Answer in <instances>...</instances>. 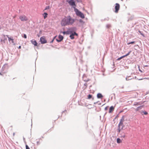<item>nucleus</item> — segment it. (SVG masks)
<instances>
[{
    "instance_id": "nucleus-1",
    "label": "nucleus",
    "mask_w": 149,
    "mask_h": 149,
    "mask_svg": "<svg viewBox=\"0 0 149 149\" xmlns=\"http://www.w3.org/2000/svg\"><path fill=\"white\" fill-rule=\"evenodd\" d=\"M74 22V19L71 18L70 16L66 17L62 19L61 25L62 26L72 25Z\"/></svg>"
},
{
    "instance_id": "nucleus-2",
    "label": "nucleus",
    "mask_w": 149,
    "mask_h": 149,
    "mask_svg": "<svg viewBox=\"0 0 149 149\" xmlns=\"http://www.w3.org/2000/svg\"><path fill=\"white\" fill-rule=\"evenodd\" d=\"M124 116H123L120 119V121L118 124V130L119 133L120 132L121 130L123 129L124 125H123V122L125 120Z\"/></svg>"
},
{
    "instance_id": "nucleus-3",
    "label": "nucleus",
    "mask_w": 149,
    "mask_h": 149,
    "mask_svg": "<svg viewBox=\"0 0 149 149\" xmlns=\"http://www.w3.org/2000/svg\"><path fill=\"white\" fill-rule=\"evenodd\" d=\"M75 11L76 14L77 15L79 16L82 18H84L85 17L84 14L81 12L79 11L78 9H77L75 10Z\"/></svg>"
},
{
    "instance_id": "nucleus-4",
    "label": "nucleus",
    "mask_w": 149,
    "mask_h": 149,
    "mask_svg": "<svg viewBox=\"0 0 149 149\" xmlns=\"http://www.w3.org/2000/svg\"><path fill=\"white\" fill-rule=\"evenodd\" d=\"M19 19L22 21H26L28 20L27 17L24 15L20 16L19 17Z\"/></svg>"
},
{
    "instance_id": "nucleus-5",
    "label": "nucleus",
    "mask_w": 149,
    "mask_h": 149,
    "mask_svg": "<svg viewBox=\"0 0 149 149\" xmlns=\"http://www.w3.org/2000/svg\"><path fill=\"white\" fill-rule=\"evenodd\" d=\"M40 41L42 44H45L47 42V41L45 36H42L40 38Z\"/></svg>"
},
{
    "instance_id": "nucleus-6",
    "label": "nucleus",
    "mask_w": 149,
    "mask_h": 149,
    "mask_svg": "<svg viewBox=\"0 0 149 149\" xmlns=\"http://www.w3.org/2000/svg\"><path fill=\"white\" fill-rule=\"evenodd\" d=\"M120 6L118 3H116L115 6V12L116 13H117L118 11L120 9Z\"/></svg>"
},
{
    "instance_id": "nucleus-7",
    "label": "nucleus",
    "mask_w": 149,
    "mask_h": 149,
    "mask_svg": "<svg viewBox=\"0 0 149 149\" xmlns=\"http://www.w3.org/2000/svg\"><path fill=\"white\" fill-rule=\"evenodd\" d=\"M67 1L70 5L72 6H75V2L73 0H67Z\"/></svg>"
},
{
    "instance_id": "nucleus-8",
    "label": "nucleus",
    "mask_w": 149,
    "mask_h": 149,
    "mask_svg": "<svg viewBox=\"0 0 149 149\" xmlns=\"http://www.w3.org/2000/svg\"><path fill=\"white\" fill-rule=\"evenodd\" d=\"M63 39V37L62 36L60 35L58 36V39H56V40L58 42L61 41Z\"/></svg>"
},
{
    "instance_id": "nucleus-9",
    "label": "nucleus",
    "mask_w": 149,
    "mask_h": 149,
    "mask_svg": "<svg viewBox=\"0 0 149 149\" xmlns=\"http://www.w3.org/2000/svg\"><path fill=\"white\" fill-rule=\"evenodd\" d=\"M131 52V51H130L128 53H127V54H126L125 55H124L123 56H122L120 57V58H118V59H117V60H120L122 58L126 57V56H128V55H129V54H130V53Z\"/></svg>"
},
{
    "instance_id": "nucleus-10",
    "label": "nucleus",
    "mask_w": 149,
    "mask_h": 149,
    "mask_svg": "<svg viewBox=\"0 0 149 149\" xmlns=\"http://www.w3.org/2000/svg\"><path fill=\"white\" fill-rule=\"evenodd\" d=\"M75 35L76 36H77V34L75 32H74V33H72L71 35H70V37L71 39H73L74 38V36Z\"/></svg>"
},
{
    "instance_id": "nucleus-11",
    "label": "nucleus",
    "mask_w": 149,
    "mask_h": 149,
    "mask_svg": "<svg viewBox=\"0 0 149 149\" xmlns=\"http://www.w3.org/2000/svg\"><path fill=\"white\" fill-rule=\"evenodd\" d=\"M120 138H121L125 139L126 137V135L125 133L124 132H122L121 134Z\"/></svg>"
},
{
    "instance_id": "nucleus-12",
    "label": "nucleus",
    "mask_w": 149,
    "mask_h": 149,
    "mask_svg": "<svg viewBox=\"0 0 149 149\" xmlns=\"http://www.w3.org/2000/svg\"><path fill=\"white\" fill-rule=\"evenodd\" d=\"M114 107L113 106H111L109 108V113H112L114 111Z\"/></svg>"
},
{
    "instance_id": "nucleus-13",
    "label": "nucleus",
    "mask_w": 149,
    "mask_h": 149,
    "mask_svg": "<svg viewBox=\"0 0 149 149\" xmlns=\"http://www.w3.org/2000/svg\"><path fill=\"white\" fill-rule=\"evenodd\" d=\"M6 36L8 38V40L9 42H10V41H11L12 42V43H13L14 42V40L13 38L9 37V36L8 35H6Z\"/></svg>"
},
{
    "instance_id": "nucleus-14",
    "label": "nucleus",
    "mask_w": 149,
    "mask_h": 149,
    "mask_svg": "<svg viewBox=\"0 0 149 149\" xmlns=\"http://www.w3.org/2000/svg\"><path fill=\"white\" fill-rule=\"evenodd\" d=\"M31 43L34 45L35 46H37V42H36V41L35 40H31Z\"/></svg>"
},
{
    "instance_id": "nucleus-15",
    "label": "nucleus",
    "mask_w": 149,
    "mask_h": 149,
    "mask_svg": "<svg viewBox=\"0 0 149 149\" xmlns=\"http://www.w3.org/2000/svg\"><path fill=\"white\" fill-rule=\"evenodd\" d=\"M143 106H141L138 107L136 109H135V111L136 112L139 111V110L141 109Z\"/></svg>"
},
{
    "instance_id": "nucleus-16",
    "label": "nucleus",
    "mask_w": 149,
    "mask_h": 149,
    "mask_svg": "<svg viewBox=\"0 0 149 149\" xmlns=\"http://www.w3.org/2000/svg\"><path fill=\"white\" fill-rule=\"evenodd\" d=\"M103 96L101 93H98L97 95V97L98 98L102 99Z\"/></svg>"
},
{
    "instance_id": "nucleus-17",
    "label": "nucleus",
    "mask_w": 149,
    "mask_h": 149,
    "mask_svg": "<svg viewBox=\"0 0 149 149\" xmlns=\"http://www.w3.org/2000/svg\"><path fill=\"white\" fill-rule=\"evenodd\" d=\"M141 103L140 102H136L133 104V106L137 107L139 105H141Z\"/></svg>"
},
{
    "instance_id": "nucleus-18",
    "label": "nucleus",
    "mask_w": 149,
    "mask_h": 149,
    "mask_svg": "<svg viewBox=\"0 0 149 149\" xmlns=\"http://www.w3.org/2000/svg\"><path fill=\"white\" fill-rule=\"evenodd\" d=\"M116 141L118 143H120L122 142V141L119 138L117 139Z\"/></svg>"
},
{
    "instance_id": "nucleus-19",
    "label": "nucleus",
    "mask_w": 149,
    "mask_h": 149,
    "mask_svg": "<svg viewBox=\"0 0 149 149\" xmlns=\"http://www.w3.org/2000/svg\"><path fill=\"white\" fill-rule=\"evenodd\" d=\"M47 15L48 14L46 13H45L42 14V15L43 16L44 19H45L47 17Z\"/></svg>"
},
{
    "instance_id": "nucleus-20",
    "label": "nucleus",
    "mask_w": 149,
    "mask_h": 149,
    "mask_svg": "<svg viewBox=\"0 0 149 149\" xmlns=\"http://www.w3.org/2000/svg\"><path fill=\"white\" fill-rule=\"evenodd\" d=\"M92 98V95L90 94L88 95V99H89Z\"/></svg>"
},
{
    "instance_id": "nucleus-21",
    "label": "nucleus",
    "mask_w": 149,
    "mask_h": 149,
    "mask_svg": "<svg viewBox=\"0 0 149 149\" xmlns=\"http://www.w3.org/2000/svg\"><path fill=\"white\" fill-rule=\"evenodd\" d=\"M50 8V7L49 6H47L45 7L44 10L49 9Z\"/></svg>"
},
{
    "instance_id": "nucleus-22",
    "label": "nucleus",
    "mask_w": 149,
    "mask_h": 149,
    "mask_svg": "<svg viewBox=\"0 0 149 149\" xmlns=\"http://www.w3.org/2000/svg\"><path fill=\"white\" fill-rule=\"evenodd\" d=\"M135 43V42L134 41H132V42H129V43H128L127 44L128 45H129L130 44H133L134 43Z\"/></svg>"
},
{
    "instance_id": "nucleus-23",
    "label": "nucleus",
    "mask_w": 149,
    "mask_h": 149,
    "mask_svg": "<svg viewBox=\"0 0 149 149\" xmlns=\"http://www.w3.org/2000/svg\"><path fill=\"white\" fill-rule=\"evenodd\" d=\"M143 112L144 113V114L145 115H147L148 114V112L146 111H143Z\"/></svg>"
},
{
    "instance_id": "nucleus-24",
    "label": "nucleus",
    "mask_w": 149,
    "mask_h": 149,
    "mask_svg": "<svg viewBox=\"0 0 149 149\" xmlns=\"http://www.w3.org/2000/svg\"><path fill=\"white\" fill-rule=\"evenodd\" d=\"M26 149H30L29 147L27 145H26Z\"/></svg>"
},
{
    "instance_id": "nucleus-25",
    "label": "nucleus",
    "mask_w": 149,
    "mask_h": 149,
    "mask_svg": "<svg viewBox=\"0 0 149 149\" xmlns=\"http://www.w3.org/2000/svg\"><path fill=\"white\" fill-rule=\"evenodd\" d=\"M61 33H62L63 34H67V33L66 32H65V31H63V32H61Z\"/></svg>"
},
{
    "instance_id": "nucleus-26",
    "label": "nucleus",
    "mask_w": 149,
    "mask_h": 149,
    "mask_svg": "<svg viewBox=\"0 0 149 149\" xmlns=\"http://www.w3.org/2000/svg\"><path fill=\"white\" fill-rule=\"evenodd\" d=\"M7 40L6 38H4L3 40V42L4 43H5V41Z\"/></svg>"
},
{
    "instance_id": "nucleus-27",
    "label": "nucleus",
    "mask_w": 149,
    "mask_h": 149,
    "mask_svg": "<svg viewBox=\"0 0 149 149\" xmlns=\"http://www.w3.org/2000/svg\"><path fill=\"white\" fill-rule=\"evenodd\" d=\"M24 37L25 38H27V36H26V35L25 34H24Z\"/></svg>"
},
{
    "instance_id": "nucleus-28",
    "label": "nucleus",
    "mask_w": 149,
    "mask_h": 149,
    "mask_svg": "<svg viewBox=\"0 0 149 149\" xmlns=\"http://www.w3.org/2000/svg\"><path fill=\"white\" fill-rule=\"evenodd\" d=\"M108 106L106 107H105V108L104 109L105 110V111L107 110L108 109Z\"/></svg>"
},
{
    "instance_id": "nucleus-29",
    "label": "nucleus",
    "mask_w": 149,
    "mask_h": 149,
    "mask_svg": "<svg viewBox=\"0 0 149 149\" xmlns=\"http://www.w3.org/2000/svg\"><path fill=\"white\" fill-rule=\"evenodd\" d=\"M139 32L140 33V34H141V35H142L143 36H144L143 34L141 33V31H139Z\"/></svg>"
},
{
    "instance_id": "nucleus-30",
    "label": "nucleus",
    "mask_w": 149,
    "mask_h": 149,
    "mask_svg": "<svg viewBox=\"0 0 149 149\" xmlns=\"http://www.w3.org/2000/svg\"><path fill=\"white\" fill-rule=\"evenodd\" d=\"M107 27L108 28H109L111 27L110 25H109V24H108V25H107Z\"/></svg>"
},
{
    "instance_id": "nucleus-31",
    "label": "nucleus",
    "mask_w": 149,
    "mask_h": 149,
    "mask_svg": "<svg viewBox=\"0 0 149 149\" xmlns=\"http://www.w3.org/2000/svg\"><path fill=\"white\" fill-rule=\"evenodd\" d=\"M139 70L141 72H143L140 69V68L139 69Z\"/></svg>"
},
{
    "instance_id": "nucleus-32",
    "label": "nucleus",
    "mask_w": 149,
    "mask_h": 149,
    "mask_svg": "<svg viewBox=\"0 0 149 149\" xmlns=\"http://www.w3.org/2000/svg\"><path fill=\"white\" fill-rule=\"evenodd\" d=\"M139 70L141 72H143L140 69V68L139 69Z\"/></svg>"
},
{
    "instance_id": "nucleus-33",
    "label": "nucleus",
    "mask_w": 149,
    "mask_h": 149,
    "mask_svg": "<svg viewBox=\"0 0 149 149\" xmlns=\"http://www.w3.org/2000/svg\"><path fill=\"white\" fill-rule=\"evenodd\" d=\"M84 85L86 87L87 86V84H84Z\"/></svg>"
},
{
    "instance_id": "nucleus-34",
    "label": "nucleus",
    "mask_w": 149,
    "mask_h": 149,
    "mask_svg": "<svg viewBox=\"0 0 149 149\" xmlns=\"http://www.w3.org/2000/svg\"><path fill=\"white\" fill-rule=\"evenodd\" d=\"M1 42H3V39H1Z\"/></svg>"
},
{
    "instance_id": "nucleus-35",
    "label": "nucleus",
    "mask_w": 149,
    "mask_h": 149,
    "mask_svg": "<svg viewBox=\"0 0 149 149\" xmlns=\"http://www.w3.org/2000/svg\"><path fill=\"white\" fill-rule=\"evenodd\" d=\"M144 79H147L149 80V78H145Z\"/></svg>"
},
{
    "instance_id": "nucleus-36",
    "label": "nucleus",
    "mask_w": 149,
    "mask_h": 149,
    "mask_svg": "<svg viewBox=\"0 0 149 149\" xmlns=\"http://www.w3.org/2000/svg\"><path fill=\"white\" fill-rule=\"evenodd\" d=\"M21 48V46H19V49H20Z\"/></svg>"
},
{
    "instance_id": "nucleus-37",
    "label": "nucleus",
    "mask_w": 149,
    "mask_h": 149,
    "mask_svg": "<svg viewBox=\"0 0 149 149\" xmlns=\"http://www.w3.org/2000/svg\"><path fill=\"white\" fill-rule=\"evenodd\" d=\"M138 69L140 68V67L139 65H138Z\"/></svg>"
},
{
    "instance_id": "nucleus-38",
    "label": "nucleus",
    "mask_w": 149,
    "mask_h": 149,
    "mask_svg": "<svg viewBox=\"0 0 149 149\" xmlns=\"http://www.w3.org/2000/svg\"><path fill=\"white\" fill-rule=\"evenodd\" d=\"M3 36L4 37V38H5V36H6L5 35H3Z\"/></svg>"
},
{
    "instance_id": "nucleus-39",
    "label": "nucleus",
    "mask_w": 149,
    "mask_h": 149,
    "mask_svg": "<svg viewBox=\"0 0 149 149\" xmlns=\"http://www.w3.org/2000/svg\"><path fill=\"white\" fill-rule=\"evenodd\" d=\"M54 40V39H53V40H52V42H53V41Z\"/></svg>"
},
{
    "instance_id": "nucleus-40",
    "label": "nucleus",
    "mask_w": 149,
    "mask_h": 149,
    "mask_svg": "<svg viewBox=\"0 0 149 149\" xmlns=\"http://www.w3.org/2000/svg\"><path fill=\"white\" fill-rule=\"evenodd\" d=\"M143 79H139V80H142Z\"/></svg>"
},
{
    "instance_id": "nucleus-41",
    "label": "nucleus",
    "mask_w": 149,
    "mask_h": 149,
    "mask_svg": "<svg viewBox=\"0 0 149 149\" xmlns=\"http://www.w3.org/2000/svg\"><path fill=\"white\" fill-rule=\"evenodd\" d=\"M56 37V36H55V37H54V38H55Z\"/></svg>"
},
{
    "instance_id": "nucleus-42",
    "label": "nucleus",
    "mask_w": 149,
    "mask_h": 149,
    "mask_svg": "<svg viewBox=\"0 0 149 149\" xmlns=\"http://www.w3.org/2000/svg\"><path fill=\"white\" fill-rule=\"evenodd\" d=\"M121 0L122 1H123V0Z\"/></svg>"
}]
</instances>
